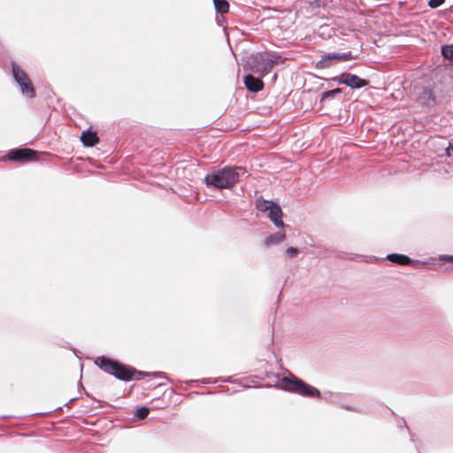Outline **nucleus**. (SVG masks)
<instances>
[{"label": "nucleus", "instance_id": "f03ea898", "mask_svg": "<svg viewBox=\"0 0 453 453\" xmlns=\"http://www.w3.org/2000/svg\"><path fill=\"white\" fill-rule=\"evenodd\" d=\"M246 172V169L242 166H226L209 173L205 176L204 181L208 187L219 189L231 188L240 180L241 175Z\"/></svg>", "mask_w": 453, "mask_h": 453}, {"label": "nucleus", "instance_id": "9d476101", "mask_svg": "<svg viewBox=\"0 0 453 453\" xmlns=\"http://www.w3.org/2000/svg\"><path fill=\"white\" fill-rule=\"evenodd\" d=\"M417 102L426 108H431L435 105L436 99L431 89L424 88L418 96Z\"/></svg>", "mask_w": 453, "mask_h": 453}, {"label": "nucleus", "instance_id": "aec40b11", "mask_svg": "<svg viewBox=\"0 0 453 453\" xmlns=\"http://www.w3.org/2000/svg\"><path fill=\"white\" fill-rule=\"evenodd\" d=\"M444 2L445 0H429L428 5L429 7L435 9L440 7Z\"/></svg>", "mask_w": 453, "mask_h": 453}, {"label": "nucleus", "instance_id": "4468645a", "mask_svg": "<svg viewBox=\"0 0 453 453\" xmlns=\"http://www.w3.org/2000/svg\"><path fill=\"white\" fill-rule=\"evenodd\" d=\"M98 142L99 137L97 136L96 132H93L91 127L87 128V147H92L98 143Z\"/></svg>", "mask_w": 453, "mask_h": 453}, {"label": "nucleus", "instance_id": "423d86ee", "mask_svg": "<svg viewBox=\"0 0 453 453\" xmlns=\"http://www.w3.org/2000/svg\"><path fill=\"white\" fill-rule=\"evenodd\" d=\"M12 73L16 82L20 88L22 94L30 98L35 97V92L27 74L15 64H12Z\"/></svg>", "mask_w": 453, "mask_h": 453}, {"label": "nucleus", "instance_id": "f3484780", "mask_svg": "<svg viewBox=\"0 0 453 453\" xmlns=\"http://www.w3.org/2000/svg\"><path fill=\"white\" fill-rule=\"evenodd\" d=\"M441 54L447 59H453V44L443 46L441 48Z\"/></svg>", "mask_w": 453, "mask_h": 453}, {"label": "nucleus", "instance_id": "a211bd4d", "mask_svg": "<svg viewBox=\"0 0 453 453\" xmlns=\"http://www.w3.org/2000/svg\"><path fill=\"white\" fill-rule=\"evenodd\" d=\"M149 414V409L145 406H141L136 409L135 417L139 419L145 418Z\"/></svg>", "mask_w": 453, "mask_h": 453}, {"label": "nucleus", "instance_id": "4be33fe9", "mask_svg": "<svg viewBox=\"0 0 453 453\" xmlns=\"http://www.w3.org/2000/svg\"><path fill=\"white\" fill-rule=\"evenodd\" d=\"M440 259L444 262H453V255H441Z\"/></svg>", "mask_w": 453, "mask_h": 453}, {"label": "nucleus", "instance_id": "f8f14e48", "mask_svg": "<svg viewBox=\"0 0 453 453\" xmlns=\"http://www.w3.org/2000/svg\"><path fill=\"white\" fill-rule=\"evenodd\" d=\"M387 259L393 263L402 265H410L412 263H416V264L420 263V261H418V260L413 261L408 256L402 255V254H396V253L388 254L387 256Z\"/></svg>", "mask_w": 453, "mask_h": 453}, {"label": "nucleus", "instance_id": "f257e3e1", "mask_svg": "<svg viewBox=\"0 0 453 453\" xmlns=\"http://www.w3.org/2000/svg\"><path fill=\"white\" fill-rule=\"evenodd\" d=\"M95 364L104 372L123 381H130L133 379L139 380L144 376L150 375V373L137 371L131 366H127L104 356L98 357L95 360Z\"/></svg>", "mask_w": 453, "mask_h": 453}, {"label": "nucleus", "instance_id": "2eb2a0df", "mask_svg": "<svg viewBox=\"0 0 453 453\" xmlns=\"http://www.w3.org/2000/svg\"><path fill=\"white\" fill-rule=\"evenodd\" d=\"M215 9L218 12L226 13L229 10V4L226 0H213Z\"/></svg>", "mask_w": 453, "mask_h": 453}, {"label": "nucleus", "instance_id": "9b49d317", "mask_svg": "<svg viewBox=\"0 0 453 453\" xmlns=\"http://www.w3.org/2000/svg\"><path fill=\"white\" fill-rule=\"evenodd\" d=\"M243 82L246 88L253 93H257L263 89L264 84L260 78H257L252 74H247L244 77Z\"/></svg>", "mask_w": 453, "mask_h": 453}, {"label": "nucleus", "instance_id": "39448f33", "mask_svg": "<svg viewBox=\"0 0 453 453\" xmlns=\"http://www.w3.org/2000/svg\"><path fill=\"white\" fill-rule=\"evenodd\" d=\"M256 207L262 212H267L268 218L272 220L276 227H284V222L282 220L283 213L279 204L273 201L258 199L256 203Z\"/></svg>", "mask_w": 453, "mask_h": 453}, {"label": "nucleus", "instance_id": "6e6552de", "mask_svg": "<svg viewBox=\"0 0 453 453\" xmlns=\"http://www.w3.org/2000/svg\"><path fill=\"white\" fill-rule=\"evenodd\" d=\"M354 56L351 51H347L343 53L339 52H332V53H324L321 56L320 60L317 63V67L319 68H329L332 65V61H349L354 59Z\"/></svg>", "mask_w": 453, "mask_h": 453}, {"label": "nucleus", "instance_id": "dca6fc26", "mask_svg": "<svg viewBox=\"0 0 453 453\" xmlns=\"http://www.w3.org/2000/svg\"><path fill=\"white\" fill-rule=\"evenodd\" d=\"M342 92L341 88H334L331 90L324 91L321 94L320 101H325L326 99L333 98L335 95L340 94Z\"/></svg>", "mask_w": 453, "mask_h": 453}, {"label": "nucleus", "instance_id": "7ed1b4c3", "mask_svg": "<svg viewBox=\"0 0 453 453\" xmlns=\"http://www.w3.org/2000/svg\"><path fill=\"white\" fill-rule=\"evenodd\" d=\"M280 382L281 389L296 393L303 396L319 397L320 395V393L317 388L308 385L291 373H289V376H284Z\"/></svg>", "mask_w": 453, "mask_h": 453}, {"label": "nucleus", "instance_id": "b1692460", "mask_svg": "<svg viewBox=\"0 0 453 453\" xmlns=\"http://www.w3.org/2000/svg\"><path fill=\"white\" fill-rule=\"evenodd\" d=\"M82 369H83V365L81 364V379L82 378Z\"/></svg>", "mask_w": 453, "mask_h": 453}, {"label": "nucleus", "instance_id": "1a4fd4ad", "mask_svg": "<svg viewBox=\"0 0 453 453\" xmlns=\"http://www.w3.org/2000/svg\"><path fill=\"white\" fill-rule=\"evenodd\" d=\"M35 157V152L31 149L12 150L8 153V158L12 161H30Z\"/></svg>", "mask_w": 453, "mask_h": 453}, {"label": "nucleus", "instance_id": "0eeeda50", "mask_svg": "<svg viewBox=\"0 0 453 453\" xmlns=\"http://www.w3.org/2000/svg\"><path fill=\"white\" fill-rule=\"evenodd\" d=\"M331 80L351 88H361L368 85L366 80L350 73H342L341 75L333 77Z\"/></svg>", "mask_w": 453, "mask_h": 453}, {"label": "nucleus", "instance_id": "393cba45", "mask_svg": "<svg viewBox=\"0 0 453 453\" xmlns=\"http://www.w3.org/2000/svg\"><path fill=\"white\" fill-rule=\"evenodd\" d=\"M73 167H74V169H75L77 172H81V169H80L77 165H74Z\"/></svg>", "mask_w": 453, "mask_h": 453}, {"label": "nucleus", "instance_id": "5701e85b", "mask_svg": "<svg viewBox=\"0 0 453 453\" xmlns=\"http://www.w3.org/2000/svg\"><path fill=\"white\" fill-rule=\"evenodd\" d=\"M85 139H86L85 130H83V131L81 132L80 140H81V142H82V144L84 146H85Z\"/></svg>", "mask_w": 453, "mask_h": 453}, {"label": "nucleus", "instance_id": "412c9836", "mask_svg": "<svg viewBox=\"0 0 453 453\" xmlns=\"http://www.w3.org/2000/svg\"><path fill=\"white\" fill-rule=\"evenodd\" d=\"M286 254L289 257H296L298 254V250L293 247H289L286 250Z\"/></svg>", "mask_w": 453, "mask_h": 453}, {"label": "nucleus", "instance_id": "20e7f679", "mask_svg": "<svg viewBox=\"0 0 453 453\" xmlns=\"http://www.w3.org/2000/svg\"><path fill=\"white\" fill-rule=\"evenodd\" d=\"M279 56L269 52H259L253 56L250 68L254 73L263 77L271 73L274 65L279 63Z\"/></svg>", "mask_w": 453, "mask_h": 453}, {"label": "nucleus", "instance_id": "6ab92c4d", "mask_svg": "<svg viewBox=\"0 0 453 453\" xmlns=\"http://www.w3.org/2000/svg\"><path fill=\"white\" fill-rule=\"evenodd\" d=\"M326 0H309V6L312 9H318L325 6Z\"/></svg>", "mask_w": 453, "mask_h": 453}, {"label": "nucleus", "instance_id": "ddd939ff", "mask_svg": "<svg viewBox=\"0 0 453 453\" xmlns=\"http://www.w3.org/2000/svg\"><path fill=\"white\" fill-rule=\"evenodd\" d=\"M286 238L285 232L280 230L275 234H270L265 240V245L267 247L274 246L280 244Z\"/></svg>", "mask_w": 453, "mask_h": 453}]
</instances>
